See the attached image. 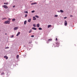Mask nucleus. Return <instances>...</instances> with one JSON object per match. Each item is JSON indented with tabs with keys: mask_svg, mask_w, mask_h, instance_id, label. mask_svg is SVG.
<instances>
[{
	"mask_svg": "<svg viewBox=\"0 0 77 77\" xmlns=\"http://www.w3.org/2000/svg\"><path fill=\"white\" fill-rule=\"evenodd\" d=\"M4 24H10V20H7L5 21Z\"/></svg>",
	"mask_w": 77,
	"mask_h": 77,
	"instance_id": "obj_1",
	"label": "nucleus"
},
{
	"mask_svg": "<svg viewBox=\"0 0 77 77\" xmlns=\"http://www.w3.org/2000/svg\"><path fill=\"white\" fill-rule=\"evenodd\" d=\"M2 7H3L5 9H8V7L6 5H3Z\"/></svg>",
	"mask_w": 77,
	"mask_h": 77,
	"instance_id": "obj_2",
	"label": "nucleus"
},
{
	"mask_svg": "<svg viewBox=\"0 0 77 77\" xmlns=\"http://www.w3.org/2000/svg\"><path fill=\"white\" fill-rule=\"evenodd\" d=\"M68 24V23H67V21L66 20H65L64 21V25L66 26H67V24Z\"/></svg>",
	"mask_w": 77,
	"mask_h": 77,
	"instance_id": "obj_3",
	"label": "nucleus"
},
{
	"mask_svg": "<svg viewBox=\"0 0 77 77\" xmlns=\"http://www.w3.org/2000/svg\"><path fill=\"white\" fill-rule=\"evenodd\" d=\"M56 47H59V42L56 43Z\"/></svg>",
	"mask_w": 77,
	"mask_h": 77,
	"instance_id": "obj_4",
	"label": "nucleus"
},
{
	"mask_svg": "<svg viewBox=\"0 0 77 77\" xmlns=\"http://www.w3.org/2000/svg\"><path fill=\"white\" fill-rule=\"evenodd\" d=\"M18 29V27H16L14 28V30H16Z\"/></svg>",
	"mask_w": 77,
	"mask_h": 77,
	"instance_id": "obj_5",
	"label": "nucleus"
},
{
	"mask_svg": "<svg viewBox=\"0 0 77 77\" xmlns=\"http://www.w3.org/2000/svg\"><path fill=\"white\" fill-rule=\"evenodd\" d=\"M4 58H5L6 59H8V57L7 56H5L4 57Z\"/></svg>",
	"mask_w": 77,
	"mask_h": 77,
	"instance_id": "obj_6",
	"label": "nucleus"
},
{
	"mask_svg": "<svg viewBox=\"0 0 77 77\" xmlns=\"http://www.w3.org/2000/svg\"><path fill=\"white\" fill-rule=\"evenodd\" d=\"M36 4H37L36 2H34L33 3H32L31 5H35Z\"/></svg>",
	"mask_w": 77,
	"mask_h": 77,
	"instance_id": "obj_7",
	"label": "nucleus"
},
{
	"mask_svg": "<svg viewBox=\"0 0 77 77\" xmlns=\"http://www.w3.org/2000/svg\"><path fill=\"white\" fill-rule=\"evenodd\" d=\"M39 26H40V25H39V24L38 23L37 24V27H39Z\"/></svg>",
	"mask_w": 77,
	"mask_h": 77,
	"instance_id": "obj_8",
	"label": "nucleus"
},
{
	"mask_svg": "<svg viewBox=\"0 0 77 77\" xmlns=\"http://www.w3.org/2000/svg\"><path fill=\"white\" fill-rule=\"evenodd\" d=\"M20 34V32H18L17 34L16 35L17 36H18V35H19Z\"/></svg>",
	"mask_w": 77,
	"mask_h": 77,
	"instance_id": "obj_9",
	"label": "nucleus"
},
{
	"mask_svg": "<svg viewBox=\"0 0 77 77\" xmlns=\"http://www.w3.org/2000/svg\"><path fill=\"white\" fill-rule=\"evenodd\" d=\"M33 20H36V17H33Z\"/></svg>",
	"mask_w": 77,
	"mask_h": 77,
	"instance_id": "obj_10",
	"label": "nucleus"
},
{
	"mask_svg": "<svg viewBox=\"0 0 77 77\" xmlns=\"http://www.w3.org/2000/svg\"><path fill=\"white\" fill-rule=\"evenodd\" d=\"M51 27V25H49L48 26V28H49V27Z\"/></svg>",
	"mask_w": 77,
	"mask_h": 77,
	"instance_id": "obj_11",
	"label": "nucleus"
},
{
	"mask_svg": "<svg viewBox=\"0 0 77 77\" xmlns=\"http://www.w3.org/2000/svg\"><path fill=\"white\" fill-rule=\"evenodd\" d=\"M32 29L33 30H36V28H35V27H32Z\"/></svg>",
	"mask_w": 77,
	"mask_h": 77,
	"instance_id": "obj_12",
	"label": "nucleus"
},
{
	"mask_svg": "<svg viewBox=\"0 0 77 77\" xmlns=\"http://www.w3.org/2000/svg\"><path fill=\"white\" fill-rule=\"evenodd\" d=\"M30 21H31V19H29L28 20V22H29V23H30Z\"/></svg>",
	"mask_w": 77,
	"mask_h": 77,
	"instance_id": "obj_13",
	"label": "nucleus"
},
{
	"mask_svg": "<svg viewBox=\"0 0 77 77\" xmlns=\"http://www.w3.org/2000/svg\"><path fill=\"white\" fill-rule=\"evenodd\" d=\"M52 41V39H49L48 40V42H50V41Z\"/></svg>",
	"mask_w": 77,
	"mask_h": 77,
	"instance_id": "obj_14",
	"label": "nucleus"
},
{
	"mask_svg": "<svg viewBox=\"0 0 77 77\" xmlns=\"http://www.w3.org/2000/svg\"><path fill=\"white\" fill-rule=\"evenodd\" d=\"M12 21H13V22L15 21V18L13 19H12Z\"/></svg>",
	"mask_w": 77,
	"mask_h": 77,
	"instance_id": "obj_15",
	"label": "nucleus"
},
{
	"mask_svg": "<svg viewBox=\"0 0 77 77\" xmlns=\"http://www.w3.org/2000/svg\"><path fill=\"white\" fill-rule=\"evenodd\" d=\"M4 5H7L8 4V2H5L4 3Z\"/></svg>",
	"mask_w": 77,
	"mask_h": 77,
	"instance_id": "obj_16",
	"label": "nucleus"
},
{
	"mask_svg": "<svg viewBox=\"0 0 77 77\" xmlns=\"http://www.w3.org/2000/svg\"><path fill=\"white\" fill-rule=\"evenodd\" d=\"M60 12H62V13H63V11L62 10H60Z\"/></svg>",
	"mask_w": 77,
	"mask_h": 77,
	"instance_id": "obj_17",
	"label": "nucleus"
},
{
	"mask_svg": "<svg viewBox=\"0 0 77 77\" xmlns=\"http://www.w3.org/2000/svg\"><path fill=\"white\" fill-rule=\"evenodd\" d=\"M26 23H27V21H25L24 22V24H26Z\"/></svg>",
	"mask_w": 77,
	"mask_h": 77,
	"instance_id": "obj_18",
	"label": "nucleus"
},
{
	"mask_svg": "<svg viewBox=\"0 0 77 77\" xmlns=\"http://www.w3.org/2000/svg\"><path fill=\"white\" fill-rule=\"evenodd\" d=\"M6 19H7V18L5 17L4 18H2V20H6Z\"/></svg>",
	"mask_w": 77,
	"mask_h": 77,
	"instance_id": "obj_19",
	"label": "nucleus"
},
{
	"mask_svg": "<svg viewBox=\"0 0 77 77\" xmlns=\"http://www.w3.org/2000/svg\"><path fill=\"white\" fill-rule=\"evenodd\" d=\"M16 57L17 59H18V57H19V55H18Z\"/></svg>",
	"mask_w": 77,
	"mask_h": 77,
	"instance_id": "obj_20",
	"label": "nucleus"
},
{
	"mask_svg": "<svg viewBox=\"0 0 77 77\" xmlns=\"http://www.w3.org/2000/svg\"><path fill=\"white\" fill-rule=\"evenodd\" d=\"M32 29H30V31H29V33H31V32H32Z\"/></svg>",
	"mask_w": 77,
	"mask_h": 77,
	"instance_id": "obj_21",
	"label": "nucleus"
},
{
	"mask_svg": "<svg viewBox=\"0 0 77 77\" xmlns=\"http://www.w3.org/2000/svg\"><path fill=\"white\" fill-rule=\"evenodd\" d=\"M55 17H58V15H56L54 16Z\"/></svg>",
	"mask_w": 77,
	"mask_h": 77,
	"instance_id": "obj_22",
	"label": "nucleus"
},
{
	"mask_svg": "<svg viewBox=\"0 0 77 77\" xmlns=\"http://www.w3.org/2000/svg\"><path fill=\"white\" fill-rule=\"evenodd\" d=\"M35 17H36L37 18H39V16H37V15H35Z\"/></svg>",
	"mask_w": 77,
	"mask_h": 77,
	"instance_id": "obj_23",
	"label": "nucleus"
},
{
	"mask_svg": "<svg viewBox=\"0 0 77 77\" xmlns=\"http://www.w3.org/2000/svg\"><path fill=\"white\" fill-rule=\"evenodd\" d=\"M4 74H5L4 72H3L1 73V75H4Z\"/></svg>",
	"mask_w": 77,
	"mask_h": 77,
	"instance_id": "obj_24",
	"label": "nucleus"
},
{
	"mask_svg": "<svg viewBox=\"0 0 77 77\" xmlns=\"http://www.w3.org/2000/svg\"><path fill=\"white\" fill-rule=\"evenodd\" d=\"M33 27H36V25H35V24H33Z\"/></svg>",
	"mask_w": 77,
	"mask_h": 77,
	"instance_id": "obj_25",
	"label": "nucleus"
},
{
	"mask_svg": "<svg viewBox=\"0 0 77 77\" xmlns=\"http://www.w3.org/2000/svg\"><path fill=\"white\" fill-rule=\"evenodd\" d=\"M39 30H42V28H41V27H39L38 28Z\"/></svg>",
	"mask_w": 77,
	"mask_h": 77,
	"instance_id": "obj_26",
	"label": "nucleus"
},
{
	"mask_svg": "<svg viewBox=\"0 0 77 77\" xmlns=\"http://www.w3.org/2000/svg\"><path fill=\"white\" fill-rule=\"evenodd\" d=\"M24 12L25 13H26V14H27L28 13V12L27 11H25Z\"/></svg>",
	"mask_w": 77,
	"mask_h": 77,
	"instance_id": "obj_27",
	"label": "nucleus"
},
{
	"mask_svg": "<svg viewBox=\"0 0 77 77\" xmlns=\"http://www.w3.org/2000/svg\"><path fill=\"white\" fill-rule=\"evenodd\" d=\"M7 48H9V47H7L5 48V49H7Z\"/></svg>",
	"mask_w": 77,
	"mask_h": 77,
	"instance_id": "obj_28",
	"label": "nucleus"
},
{
	"mask_svg": "<svg viewBox=\"0 0 77 77\" xmlns=\"http://www.w3.org/2000/svg\"><path fill=\"white\" fill-rule=\"evenodd\" d=\"M31 12L32 13H33L34 12H35V11H31Z\"/></svg>",
	"mask_w": 77,
	"mask_h": 77,
	"instance_id": "obj_29",
	"label": "nucleus"
},
{
	"mask_svg": "<svg viewBox=\"0 0 77 77\" xmlns=\"http://www.w3.org/2000/svg\"><path fill=\"white\" fill-rule=\"evenodd\" d=\"M27 14H25V17H27Z\"/></svg>",
	"mask_w": 77,
	"mask_h": 77,
	"instance_id": "obj_30",
	"label": "nucleus"
},
{
	"mask_svg": "<svg viewBox=\"0 0 77 77\" xmlns=\"http://www.w3.org/2000/svg\"><path fill=\"white\" fill-rule=\"evenodd\" d=\"M31 37H32V38H33V37H34V35H31Z\"/></svg>",
	"mask_w": 77,
	"mask_h": 77,
	"instance_id": "obj_31",
	"label": "nucleus"
},
{
	"mask_svg": "<svg viewBox=\"0 0 77 77\" xmlns=\"http://www.w3.org/2000/svg\"><path fill=\"white\" fill-rule=\"evenodd\" d=\"M32 42H29V44H31V43H32Z\"/></svg>",
	"mask_w": 77,
	"mask_h": 77,
	"instance_id": "obj_32",
	"label": "nucleus"
},
{
	"mask_svg": "<svg viewBox=\"0 0 77 77\" xmlns=\"http://www.w3.org/2000/svg\"><path fill=\"white\" fill-rule=\"evenodd\" d=\"M14 37V35H12L11 36V38H13Z\"/></svg>",
	"mask_w": 77,
	"mask_h": 77,
	"instance_id": "obj_33",
	"label": "nucleus"
},
{
	"mask_svg": "<svg viewBox=\"0 0 77 77\" xmlns=\"http://www.w3.org/2000/svg\"><path fill=\"white\" fill-rule=\"evenodd\" d=\"M13 7V8H15V5H14Z\"/></svg>",
	"mask_w": 77,
	"mask_h": 77,
	"instance_id": "obj_34",
	"label": "nucleus"
},
{
	"mask_svg": "<svg viewBox=\"0 0 77 77\" xmlns=\"http://www.w3.org/2000/svg\"><path fill=\"white\" fill-rule=\"evenodd\" d=\"M8 20H11V18H9V19H8Z\"/></svg>",
	"mask_w": 77,
	"mask_h": 77,
	"instance_id": "obj_35",
	"label": "nucleus"
},
{
	"mask_svg": "<svg viewBox=\"0 0 77 77\" xmlns=\"http://www.w3.org/2000/svg\"><path fill=\"white\" fill-rule=\"evenodd\" d=\"M66 18H67L66 17H64V19H66Z\"/></svg>",
	"mask_w": 77,
	"mask_h": 77,
	"instance_id": "obj_36",
	"label": "nucleus"
},
{
	"mask_svg": "<svg viewBox=\"0 0 77 77\" xmlns=\"http://www.w3.org/2000/svg\"><path fill=\"white\" fill-rule=\"evenodd\" d=\"M70 17H73V16H72V15H70Z\"/></svg>",
	"mask_w": 77,
	"mask_h": 77,
	"instance_id": "obj_37",
	"label": "nucleus"
},
{
	"mask_svg": "<svg viewBox=\"0 0 77 77\" xmlns=\"http://www.w3.org/2000/svg\"><path fill=\"white\" fill-rule=\"evenodd\" d=\"M56 40L57 41V38H56Z\"/></svg>",
	"mask_w": 77,
	"mask_h": 77,
	"instance_id": "obj_38",
	"label": "nucleus"
},
{
	"mask_svg": "<svg viewBox=\"0 0 77 77\" xmlns=\"http://www.w3.org/2000/svg\"><path fill=\"white\" fill-rule=\"evenodd\" d=\"M58 12H60V11H58Z\"/></svg>",
	"mask_w": 77,
	"mask_h": 77,
	"instance_id": "obj_39",
	"label": "nucleus"
},
{
	"mask_svg": "<svg viewBox=\"0 0 77 77\" xmlns=\"http://www.w3.org/2000/svg\"><path fill=\"white\" fill-rule=\"evenodd\" d=\"M5 35H7V33H5Z\"/></svg>",
	"mask_w": 77,
	"mask_h": 77,
	"instance_id": "obj_40",
	"label": "nucleus"
},
{
	"mask_svg": "<svg viewBox=\"0 0 77 77\" xmlns=\"http://www.w3.org/2000/svg\"><path fill=\"white\" fill-rule=\"evenodd\" d=\"M1 11L0 10V12Z\"/></svg>",
	"mask_w": 77,
	"mask_h": 77,
	"instance_id": "obj_41",
	"label": "nucleus"
},
{
	"mask_svg": "<svg viewBox=\"0 0 77 77\" xmlns=\"http://www.w3.org/2000/svg\"><path fill=\"white\" fill-rule=\"evenodd\" d=\"M0 31H1V30H0Z\"/></svg>",
	"mask_w": 77,
	"mask_h": 77,
	"instance_id": "obj_42",
	"label": "nucleus"
}]
</instances>
